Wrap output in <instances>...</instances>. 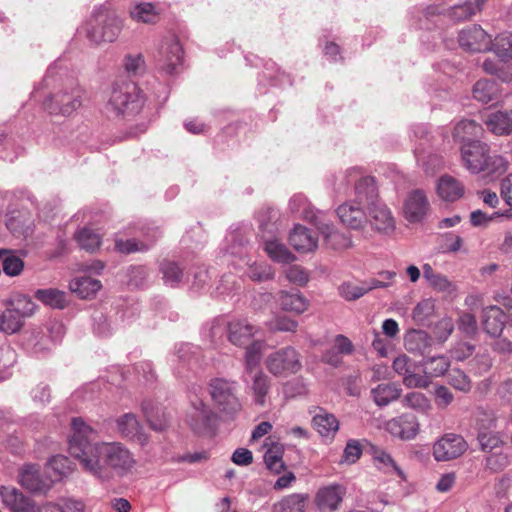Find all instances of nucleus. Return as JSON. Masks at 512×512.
<instances>
[{"label": "nucleus", "mask_w": 512, "mask_h": 512, "mask_svg": "<svg viewBox=\"0 0 512 512\" xmlns=\"http://www.w3.org/2000/svg\"><path fill=\"white\" fill-rule=\"evenodd\" d=\"M71 427L69 453L85 471L102 480L110 479L111 471L118 476L132 472L136 459L122 443H95L97 432L82 418H73Z\"/></svg>", "instance_id": "1"}, {"label": "nucleus", "mask_w": 512, "mask_h": 512, "mask_svg": "<svg viewBox=\"0 0 512 512\" xmlns=\"http://www.w3.org/2000/svg\"><path fill=\"white\" fill-rule=\"evenodd\" d=\"M359 204H365L367 222L378 233L389 235L396 224L390 209L379 200L378 188L373 177H363L356 184Z\"/></svg>", "instance_id": "2"}, {"label": "nucleus", "mask_w": 512, "mask_h": 512, "mask_svg": "<svg viewBox=\"0 0 512 512\" xmlns=\"http://www.w3.org/2000/svg\"><path fill=\"white\" fill-rule=\"evenodd\" d=\"M464 167L473 174L485 172L488 175L503 174L508 162L501 155H491L490 146L482 141L464 144L460 148Z\"/></svg>", "instance_id": "3"}, {"label": "nucleus", "mask_w": 512, "mask_h": 512, "mask_svg": "<svg viewBox=\"0 0 512 512\" xmlns=\"http://www.w3.org/2000/svg\"><path fill=\"white\" fill-rule=\"evenodd\" d=\"M144 103V95L135 82L121 81L113 86L107 109L116 116L132 119L140 114Z\"/></svg>", "instance_id": "4"}, {"label": "nucleus", "mask_w": 512, "mask_h": 512, "mask_svg": "<svg viewBox=\"0 0 512 512\" xmlns=\"http://www.w3.org/2000/svg\"><path fill=\"white\" fill-rule=\"evenodd\" d=\"M208 391L221 418L234 419L241 411L242 405L236 394L237 385L235 381L213 378L209 381Z\"/></svg>", "instance_id": "5"}, {"label": "nucleus", "mask_w": 512, "mask_h": 512, "mask_svg": "<svg viewBox=\"0 0 512 512\" xmlns=\"http://www.w3.org/2000/svg\"><path fill=\"white\" fill-rule=\"evenodd\" d=\"M83 99L84 90L79 85L72 84L51 94L43 106L50 114L70 116L82 106Z\"/></svg>", "instance_id": "6"}, {"label": "nucleus", "mask_w": 512, "mask_h": 512, "mask_svg": "<svg viewBox=\"0 0 512 512\" xmlns=\"http://www.w3.org/2000/svg\"><path fill=\"white\" fill-rule=\"evenodd\" d=\"M123 24L115 12L101 10L90 21L87 36L95 43L113 42L119 36Z\"/></svg>", "instance_id": "7"}, {"label": "nucleus", "mask_w": 512, "mask_h": 512, "mask_svg": "<svg viewBox=\"0 0 512 512\" xmlns=\"http://www.w3.org/2000/svg\"><path fill=\"white\" fill-rule=\"evenodd\" d=\"M265 364L268 371L275 376L295 374L302 367L299 353L290 346L271 353Z\"/></svg>", "instance_id": "8"}, {"label": "nucleus", "mask_w": 512, "mask_h": 512, "mask_svg": "<svg viewBox=\"0 0 512 512\" xmlns=\"http://www.w3.org/2000/svg\"><path fill=\"white\" fill-rule=\"evenodd\" d=\"M218 414L202 400L192 402L186 421L191 429L198 434L210 433L218 421Z\"/></svg>", "instance_id": "9"}, {"label": "nucleus", "mask_w": 512, "mask_h": 512, "mask_svg": "<svg viewBox=\"0 0 512 512\" xmlns=\"http://www.w3.org/2000/svg\"><path fill=\"white\" fill-rule=\"evenodd\" d=\"M468 449L467 441L459 434L446 433L433 445L436 461H451L462 456Z\"/></svg>", "instance_id": "10"}, {"label": "nucleus", "mask_w": 512, "mask_h": 512, "mask_svg": "<svg viewBox=\"0 0 512 512\" xmlns=\"http://www.w3.org/2000/svg\"><path fill=\"white\" fill-rule=\"evenodd\" d=\"M458 42L464 50L470 52L482 53L492 48L491 36L480 25H471L462 29Z\"/></svg>", "instance_id": "11"}, {"label": "nucleus", "mask_w": 512, "mask_h": 512, "mask_svg": "<svg viewBox=\"0 0 512 512\" xmlns=\"http://www.w3.org/2000/svg\"><path fill=\"white\" fill-rule=\"evenodd\" d=\"M0 497L3 506L10 512H41L40 507L31 497L26 496L14 486L2 485Z\"/></svg>", "instance_id": "12"}, {"label": "nucleus", "mask_w": 512, "mask_h": 512, "mask_svg": "<svg viewBox=\"0 0 512 512\" xmlns=\"http://www.w3.org/2000/svg\"><path fill=\"white\" fill-rule=\"evenodd\" d=\"M429 210L430 204L424 191L416 189L407 195L403 205V213L408 222H421L427 216Z\"/></svg>", "instance_id": "13"}, {"label": "nucleus", "mask_w": 512, "mask_h": 512, "mask_svg": "<svg viewBox=\"0 0 512 512\" xmlns=\"http://www.w3.org/2000/svg\"><path fill=\"white\" fill-rule=\"evenodd\" d=\"M116 427L121 437L135 441L144 446L149 442L148 435L144 432L137 416L133 413H125L116 419Z\"/></svg>", "instance_id": "14"}, {"label": "nucleus", "mask_w": 512, "mask_h": 512, "mask_svg": "<svg viewBox=\"0 0 512 512\" xmlns=\"http://www.w3.org/2000/svg\"><path fill=\"white\" fill-rule=\"evenodd\" d=\"M365 204H359L357 192L355 191V199L346 202L337 208V215L341 222L351 229H361L367 222V215L364 211Z\"/></svg>", "instance_id": "15"}, {"label": "nucleus", "mask_w": 512, "mask_h": 512, "mask_svg": "<svg viewBox=\"0 0 512 512\" xmlns=\"http://www.w3.org/2000/svg\"><path fill=\"white\" fill-rule=\"evenodd\" d=\"M420 424L416 416L404 413L386 423V430L402 440L414 439L419 433Z\"/></svg>", "instance_id": "16"}, {"label": "nucleus", "mask_w": 512, "mask_h": 512, "mask_svg": "<svg viewBox=\"0 0 512 512\" xmlns=\"http://www.w3.org/2000/svg\"><path fill=\"white\" fill-rule=\"evenodd\" d=\"M507 322L505 312L498 306L491 305L482 310V326L492 337H499Z\"/></svg>", "instance_id": "17"}, {"label": "nucleus", "mask_w": 512, "mask_h": 512, "mask_svg": "<svg viewBox=\"0 0 512 512\" xmlns=\"http://www.w3.org/2000/svg\"><path fill=\"white\" fill-rule=\"evenodd\" d=\"M182 63V47L176 40L165 43L160 51L158 67L167 74H173Z\"/></svg>", "instance_id": "18"}, {"label": "nucleus", "mask_w": 512, "mask_h": 512, "mask_svg": "<svg viewBox=\"0 0 512 512\" xmlns=\"http://www.w3.org/2000/svg\"><path fill=\"white\" fill-rule=\"evenodd\" d=\"M19 483L25 489L32 492H46L50 488V482L40 473L39 466L25 465L19 473Z\"/></svg>", "instance_id": "19"}, {"label": "nucleus", "mask_w": 512, "mask_h": 512, "mask_svg": "<svg viewBox=\"0 0 512 512\" xmlns=\"http://www.w3.org/2000/svg\"><path fill=\"white\" fill-rule=\"evenodd\" d=\"M256 332L257 328L247 320H233L228 324V339L236 346L248 344Z\"/></svg>", "instance_id": "20"}, {"label": "nucleus", "mask_w": 512, "mask_h": 512, "mask_svg": "<svg viewBox=\"0 0 512 512\" xmlns=\"http://www.w3.org/2000/svg\"><path fill=\"white\" fill-rule=\"evenodd\" d=\"M483 133L484 129L481 124L477 123L475 120L464 119L455 125L452 136L454 141L464 145L478 141L477 138L481 137Z\"/></svg>", "instance_id": "21"}, {"label": "nucleus", "mask_w": 512, "mask_h": 512, "mask_svg": "<svg viewBox=\"0 0 512 512\" xmlns=\"http://www.w3.org/2000/svg\"><path fill=\"white\" fill-rule=\"evenodd\" d=\"M314 222L320 233L324 236L327 244L332 249H347L352 246L351 238L343 233L335 231L333 225L322 222L317 216H314Z\"/></svg>", "instance_id": "22"}, {"label": "nucleus", "mask_w": 512, "mask_h": 512, "mask_svg": "<svg viewBox=\"0 0 512 512\" xmlns=\"http://www.w3.org/2000/svg\"><path fill=\"white\" fill-rule=\"evenodd\" d=\"M487 129L498 136L512 133V110L489 113L483 119Z\"/></svg>", "instance_id": "23"}, {"label": "nucleus", "mask_w": 512, "mask_h": 512, "mask_svg": "<svg viewBox=\"0 0 512 512\" xmlns=\"http://www.w3.org/2000/svg\"><path fill=\"white\" fill-rule=\"evenodd\" d=\"M289 243L296 251L306 253L317 248L318 239L308 228L297 225L289 236Z\"/></svg>", "instance_id": "24"}, {"label": "nucleus", "mask_w": 512, "mask_h": 512, "mask_svg": "<svg viewBox=\"0 0 512 512\" xmlns=\"http://www.w3.org/2000/svg\"><path fill=\"white\" fill-rule=\"evenodd\" d=\"M162 10L156 4L141 2L132 6L129 15L138 23L154 25L160 21Z\"/></svg>", "instance_id": "25"}, {"label": "nucleus", "mask_w": 512, "mask_h": 512, "mask_svg": "<svg viewBox=\"0 0 512 512\" xmlns=\"http://www.w3.org/2000/svg\"><path fill=\"white\" fill-rule=\"evenodd\" d=\"M142 411L151 429L161 432L168 427L169 417L158 404L145 400L142 403Z\"/></svg>", "instance_id": "26"}, {"label": "nucleus", "mask_w": 512, "mask_h": 512, "mask_svg": "<svg viewBox=\"0 0 512 512\" xmlns=\"http://www.w3.org/2000/svg\"><path fill=\"white\" fill-rule=\"evenodd\" d=\"M465 192L463 184L450 175H443L439 178L437 184L438 196L448 202H454L460 199Z\"/></svg>", "instance_id": "27"}, {"label": "nucleus", "mask_w": 512, "mask_h": 512, "mask_svg": "<svg viewBox=\"0 0 512 512\" xmlns=\"http://www.w3.org/2000/svg\"><path fill=\"white\" fill-rule=\"evenodd\" d=\"M487 421V425L478 424L477 440L482 451L492 453L494 450L500 449L504 442L497 433L488 431L495 427V419L490 417Z\"/></svg>", "instance_id": "28"}, {"label": "nucleus", "mask_w": 512, "mask_h": 512, "mask_svg": "<svg viewBox=\"0 0 512 512\" xmlns=\"http://www.w3.org/2000/svg\"><path fill=\"white\" fill-rule=\"evenodd\" d=\"M371 397L374 403L379 407H384L398 400L402 389L395 382L381 383L371 389Z\"/></svg>", "instance_id": "29"}, {"label": "nucleus", "mask_w": 512, "mask_h": 512, "mask_svg": "<svg viewBox=\"0 0 512 512\" xmlns=\"http://www.w3.org/2000/svg\"><path fill=\"white\" fill-rule=\"evenodd\" d=\"M265 446L267 451L264 454V462L267 468L275 474H280L286 468L283 461L284 446L274 442L271 437L267 438Z\"/></svg>", "instance_id": "30"}, {"label": "nucleus", "mask_w": 512, "mask_h": 512, "mask_svg": "<svg viewBox=\"0 0 512 512\" xmlns=\"http://www.w3.org/2000/svg\"><path fill=\"white\" fill-rule=\"evenodd\" d=\"M501 88L496 81L489 79H479L472 88L473 98L483 104H488L497 100L500 96Z\"/></svg>", "instance_id": "31"}, {"label": "nucleus", "mask_w": 512, "mask_h": 512, "mask_svg": "<svg viewBox=\"0 0 512 512\" xmlns=\"http://www.w3.org/2000/svg\"><path fill=\"white\" fill-rule=\"evenodd\" d=\"M344 489L342 486L334 484L323 487L318 490L315 502L319 508L337 509L343 499Z\"/></svg>", "instance_id": "32"}, {"label": "nucleus", "mask_w": 512, "mask_h": 512, "mask_svg": "<svg viewBox=\"0 0 512 512\" xmlns=\"http://www.w3.org/2000/svg\"><path fill=\"white\" fill-rule=\"evenodd\" d=\"M432 344V338L423 330H410L404 337L405 349L414 354L424 355Z\"/></svg>", "instance_id": "33"}, {"label": "nucleus", "mask_w": 512, "mask_h": 512, "mask_svg": "<svg viewBox=\"0 0 512 512\" xmlns=\"http://www.w3.org/2000/svg\"><path fill=\"white\" fill-rule=\"evenodd\" d=\"M278 301L284 311L297 315L304 313L309 308V300L300 292L281 291Z\"/></svg>", "instance_id": "34"}, {"label": "nucleus", "mask_w": 512, "mask_h": 512, "mask_svg": "<svg viewBox=\"0 0 512 512\" xmlns=\"http://www.w3.org/2000/svg\"><path fill=\"white\" fill-rule=\"evenodd\" d=\"M422 269L424 279L433 290L443 293L455 291L456 287L453 282L446 275L436 272L430 264L425 263Z\"/></svg>", "instance_id": "35"}, {"label": "nucleus", "mask_w": 512, "mask_h": 512, "mask_svg": "<svg viewBox=\"0 0 512 512\" xmlns=\"http://www.w3.org/2000/svg\"><path fill=\"white\" fill-rule=\"evenodd\" d=\"M271 388V379L263 371H257L250 386L254 403L260 407H264L267 403V396Z\"/></svg>", "instance_id": "36"}, {"label": "nucleus", "mask_w": 512, "mask_h": 512, "mask_svg": "<svg viewBox=\"0 0 512 512\" xmlns=\"http://www.w3.org/2000/svg\"><path fill=\"white\" fill-rule=\"evenodd\" d=\"M373 460L376 467L386 474H396L401 479H405L404 472L398 466L393 457L385 450L380 448L373 449Z\"/></svg>", "instance_id": "37"}, {"label": "nucleus", "mask_w": 512, "mask_h": 512, "mask_svg": "<svg viewBox=\"0 0 512 512\" xmlns=\"http://www.w3.org/2000/svg\"><path fill=\"white\" fill-rule=\"evenodd\" d=\"M34 297L52 308L63 309L67 306L66 293L55 288L38 289Z\"/></svg>", "instance_id": "38"}, {"label": "nucleus", "mask_w": 512, "mask_h": 512, "mask_svg": "<svg viewBox=\"0 0 512 512\" xmlns=\"http://www.w3.org/2000/svg\"><path fill=\"white\" fill-rule=\"evenodd\" d=\"M101 287L102 285L99 280L88 276L76 278L70 283L72 292L76 293L82 299L92 297Z\"/></svg>", "instance_id": "39"}, {"label": "nucleus", "mask_w": 512, "mask_h": 512, "mask_svg": "<svg viewBox=\"0 0 512 512\" xmlns=\"http://www.w3.org/2000/svg\"><path fill=\"white\" fill-rule=\"evenodd\" d=\"M25 321L21 319V316L17 314L14 310L6 305V308L3 311H0V331L12 335L19 332L23 326Z\"/></svg>", "instance_id": "40"}, {"label": "nucleus", "mask_w": 512, "mask_h": 512, "mask_svg": "<svg viewBox=\"0 0 512 512\" xmlns=\"http://www.w3.org/2000/svg\"><path fill=\"white\" fill-rule=\"evenodd\" d=\"M312 422L317 432L323 437H333L339 429V422L332 414H317Z\"/></svg>", "instance_id": "41"}, {"label": "nucleus", "mask_w": 512, "mask_h": 512, "mask_svg": "<svg viewBox=\"0 0 512 512\" xmlns=\"http://www.w3.org/2000/svg\"><path fill=\"white\" fill-rule=\"evenodd\" d=\"M402 405L418 413L427 414L432 410L429 398L422 392H409L402 398Z\"/></svg>", "instance_id": "42"}, {"label": "nucleus", "mask_w": 512, "mask_h": 512, "mask_svg": "<svg viewBox=\"0 0 512 512\" xmlns=\"http://www.w3.org/2000/svg\"><path fill=\"white\" fill-rule=\"evenodd\" d=\"M264 249L268 256L275 262L291 263L295 260V256L287 247L276 239L266 240Z\"/></svg>", "instance_id": "43"}, {"label": "nucleus", "mask_w": 512, "mask_h": 512, "mask_svg": "<svg viewBox=\"0 0 512 512\" xmlns=\"http://www.w3.org/2000/svg\"><path fill=\"white\" fill-rule=\"evenodd\" d=\"M307 495L291 494L274 505V512H304Z\"/></svg>", "instance_id": "44"}, {"label": "nucleus", "mask_w": 512, "mask_h": 512, "mask_svg": "<svg viewBox=\"0 0 512 512\" xmlns=\"http://www.w3.org/2000/svg\"><path fill=\"white\" fill-rule=\"evenodd\" d=\"M3 256L2 268L6 275L17 276L24 269V261L14 255L12 251L6 249H0V257Z\"/></svg>", "instance_id": "45"}, {"label": "nucleus", "mask_w": 512, "mask_h": 512, "mask_svg": "<svg viewBox=\"0 0 512 512\" xmlns=\"http://www.w3.org/2000/svg\"><path fill=\"white\" fill-rule=\"evenodd\" d=\"M7 306L17 312L23 321H25L27 317L32 316L36 310V304L26 295H18L8 301Z\"/></svg>", "instance_id": "46"}, {"label": "nucleus", "mask_w": 512, "mask_h": 512, "mask_svg": "<svg viewBox=\"0 0 512 512\" xmlns=\"http://www.w3.org/2000/svg\"><path fill=\"white\" fill-rule=\"evenodd\" d=\"M495 54L504 61L512 59V37L510 35H498L492 40V48Z\"/></svg>", "instance_id": "47"}, {"label": "nucleus", "mask_w": 512, "mask_h": 512, "mask_svg": "<svg viewBox=\"0 0 512 512\" xmlns=\"http://www.w3.org/2000/svg\"><path fill=\"white\" fill-rule=\"evenodd\" d=\"M76 239L80 247L89 252H94L101 245L100 236L89 228L80 230L76 235Z\"/></svg>", "instance_id": "48"}, {"label": "nucleus", "mask_w": 512, "mask_h": 512, "mask_svg": "<svg viewBox=\"0 0 512 512\" xmlns=\"http://www.w3.org/2000/svg\"><path fill=\"white\" fill-rule=\"evenodd\" d=\"M263 346L262 342L254 341L246 348L245 366L248 373H252L258 367L262 357Z\"/></svg>", "instance_id": "49"}, {"label": "nucleus", "mask_w": 512, "mask_h": 512, "mask_svg": "<svg viewBox=\"0 0 512 512\" xmlns=\"http://www.w3.org/2000/svg\"><path fill=\"white\" fill-rule=\"evenodd\" d=\"M160 270L163 274V279L171 286L176 285L182 279L183 272L175 262L164 260L160 264Z\"/></svg>", "instance_id": "50"}, {"label": "nucleus", "mask_w": 512, "mask_h": 512, "mask_svg": "<svg viewBox=\"0 0 512 512\" xmlns=\"http://www.w3.org/2000/svg\"><path fill=\"white\" fill-rule=\"evenodd\" d=\"M483 70L487 74L496 75L503 82H509L512 79V73L505 65H500V63L493 59H486L482 65Z\"/></svg>", "instance_id": "51"}, {"label": "nucleus", "mask_w": 512, "mask_h": 512, "mask_svg": "<svg viewBox=\"0 0 512 512\" xmlns=\"http://www.w3.org/2000/svg\"><path fill=\"white\" fill-rule=\"evenodd\" d=\"M509 463L510 461L507 454H504L501 451H496L490 453V455L486 457L485 468L496 473L504 470Z\"/></svg>", "instance_id": "52"}, {"label": "nucleus", "mask_w": 512, "mask_h": 512, "mask_svg": "<svg viewBox=\"0 0 512 512\" xmlns=\"http://www.w3.org/2000/svg\"><path fill=\"white\" fill-rule=\"evenodd\" d=\"M448 380L451 386L462 392H469L472 388L470 378L460 369H452Z\"/></svg>", "instance_id": "53"}, {"label": "nucleus", "mask_w": 512, "mask_h": 512, "mask_svg": "<svg viewBox=\"0 0 512 512\" xmlns=\"http://www.w3.org/2000/svg\"><path fill=\"white\" fill-rule=\"evenodd\" d=\"M48 467L54 472L55 477L67 476L71 471L70 460L63 455L53 456L48 462Z\"/></svg>", "instance_id": "54"}, {"label": "nucleus", "mask_w": 512, "mask_h": 512, "mask_svg": "<svg viewBox=\"0 0 512 512\" xmlns=\"http://www.w3.org/2000/svg\"><path fill=\"white\" fill-rule=\"evenodd\" d=\"M340 295L347 301L357 300L369 292V288L364 285L359 286L351 282L343 283L339 288Z\"/></svg>", "instance_id": "55"}, {"label": "nucleus", "mask_w": 512, "mask_h": 512, "mask_svg": "<svg viewBox=\"0 0 512 512\" xmlns=\"http://www.w3.org/2000/svg\"><path fill=\"white\" fill-rule=\"evenodd\" d=\"M148 246L143 242L137 241L135 239H116L115 241V249L123 254H130L138 251H146L148 250Z\"/></svg>", "instance_id": "56"}, {"label": "nucleus", "mask_w": 512, "mask_h": 512, "mask_svg": "<svg viewBox=\"0 0 512 512\" xmlns=\"http://www.w3.org/2000/svg\"><path fill=\"white\" fill-rule=\"evenodd\" d=\"M426 365L432 376H441L448 371L450 363L445 356H436L431 357Z\"/></svg>", "instance_id": "57"}, {"label": "nucleus", "mask_w": 512, "mask_h": 512, "mask_svg": "<svg viewBox=\"0 0 512 512\" xmlns=\"http://www.w3.org/2000/svg\"><path fill=\"white\" fill-rule=\"evenodd\" d=\"M286 277L290 282L299 286H304L309 281L308 272L298 265L290 266L286 271Z\"/></svg>", "instance_id": "58"}, {"label": "nucleus", "mask_w": 512, "mask_h": 512, "mask_svg": "<svg viewBox=\"0 0 512 512\" xmlns=\"http://www.w3.org/2000/svg\"><path fill=\"white\" fill-rule=\"evenodd\" d=\"M434 303L430 299L423 300L413 310V319L417 322H424L433 314Z\"/></svg>", "instance_id": "59"}, {"label": "nucleus", "mask_w": 512, "mask_h": 512, "mask_svg": "<svg viewBox=\"0 0 512 512\" xmlns=\"http://www.w3.org/2000/svg\"><path fill=\"white\" fill-rule=\"evenodd\" d=\"M403 384L407 388H427L430 384L429 377L413 372L408 373L403 378Z\"/></svg>", "instance_id": "60"}, {"label": "nucleus", "mask_w": 512, "mask_h": 512, "mask_svg": "<svg viewBox=\"0 0 512 512\" xmlns=\"http://www.w3.org/2000/svg\"><path fill=\"white\" fill-rule=\"evenodd\" d=\"M392 367L394 371L400 375L403 376V378L410 372H413V369H415L414 363L410 360V358L403 354L398 356L394 359Z\"/></svg>", "instance_id": "61"}, {"label": "nucleus", "mask_w": 512, "mask_h": 512, "mask_svg": "<svg viewBox=\"0 0 512 512\" xmlns=\"http://www.w3.org/2000/svg\"><path fill=\"white\" fill-rule=\"evenodd\" d=\"M298 328V322L287 316H277L273 323L272 329L282 332H295Z\"/></svg>", "instance_id": "62"}, {"label": "nucleus", "mask_w": 512, "mask_h": 512, "mask_svg": "<svg viewBox=\"0 0 512 512\" xmlns=\"http://www.w3.org/2000/svg\"><path fill=\"white\" fill-rule=\"evenodd\" d=\"M462 243L463 240L460 236L454 235L452 233H447L443 235L441 249L443 252H457L460 250Z\"/></svg>", "instance_id": "63"}, {"label": "nucleus", "mask_w": 512, "mask_h": 512, "mask_svg": "<svg viewBox=\"0 0 512 512\" xmlns=\"http://www.w3.org/2000/svg\"><path fill=\"white\" fill-rule=\"evenodd\" d=\"M362 455L361 445L356 440H350L344 449L343 457L348 463H355Z\"/></svg>", "instance_id": "64"}]
</instances>
